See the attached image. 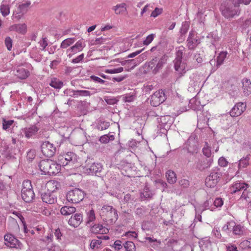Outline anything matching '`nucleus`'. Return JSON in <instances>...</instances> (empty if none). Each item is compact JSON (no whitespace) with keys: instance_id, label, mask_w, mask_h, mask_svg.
Here are the masks:
<instances>
[{"instance_id":"nucleus-1","label":"nucleus","mask_w":251,"mask_h":251,"mask_svg":"<svg viewBox=\"0 0 251 251\" xmlns=\"http://www.w3.org/2000/svg\"><path fill=\"white\" fill-rule=\"evenodd\" d=\"M239 1V0H229L221 4L220 10L226 19L230 20L239 15L241 9Z\"/></svg>"},{"instance_id":"nucleus-2","label":"nucleus","mask_w":251,"mask_h":251,"mask_svg":"<svg viewBox=\"0 0 251 251\" xmlns=\"http://www.w3.org/2000/svg\"><path fill=\"white\" fill-rule=\"evenodd\" d=\"M249 184L243 181H237L234 182L229 188L231 194L239 195L242 192L240 200H245L247 202L251 201V192L247 189L249 188Z\"/></svg>"},{"instance_id":"nucleus-3","label":"nucleus","mask_w":251,"mask_h":251,"mask_svg":"<svg viewBox=\"0 0 251 251\" xmlns=\"http://www.w3.org/2000/svg\"><path fill=\"white\" fill-rule=\"evenodd\" d=\"M58 183L56 181H50L47 184L48 190L41 194V199L44 202L48 204H53L57 201L54 191L57 189Z\"/></svg>"},{"instance_id":"nucleus-4","label":"nucleus","mask_w":251,"mask_h":251,"mask_svg":"<svg viewBox=\"0 0 251 251\" xmlns=\"http://www.w3.org/2000/svg\"><path fill=\"white\" fill-rule=\"evenodd\" d=\"M38 166L41 171L45 175H55L60 171V166L57 162L50 159L41 160Z\"/></svg>"},{"instance_id":"nucleus-5","label":"nucleus","mask_w":251,"mask_h":251,"mask_svg":"<svg viewBox=\"0 0 251 251\" xmlns=\"http://www.w3.org/2000/svg\"><path fill=\"white\" fill-rule=\"evenodd\" d=\"M167 60V56L166 55H162L160 58L154 57L151 60L146 63L145 66L148 71L151 72L153 74H156L166 64Z\"/></svg>"},{"instance_id":"nucleus-6","label":"nucleus","mask_w":251,"mask_h":251,"mask_svg":"<svg viewBox=\"0 0 251 251\" xmlns=\"http://www.w3.org/2000/svg\"><path fill=\"white\" fill-rule=\"evenodd\" d=\"M22 199L26 202H31L34 199L35 194L32 189L31 182L29 180H24L21 190Z\"/></svg>"},{"instance_id":"nucleus-7","label":"nucleus","mask_w":251,"mask_h":251,"mask_svg":"<svg viewBox=\"0 0 251 251\" xmlns=\"http://www.w3.org/2000/svg\"><path fill=\"white\" fill-rule=\"evenodd\" d=\"M222 176L221 169L219 167L213 168L210 175L205 179V185L209 188L214 187L219 181Z\"/></svg>"},{"instance_id":"nucleus-8","label":"nucleus","mask_w":251,"mask_h":251,"mask_svg":"<svg viewBox=\"0 0 251 251\" xmlns=\"http://www.w3.org/2000/svg\"><path fill=\"white\" fill-rule=\"evenodd\" d=\"M100 215L106 221L110 223L115 222L118 218L117 210L112 206L104 205L100 211Z\"/></svg>"},{"instance_id":"nucleus-9","label":"nucleus","mask_w":251,"mask_h":251,"mask_svg":"<svg viewBox=\"0 0 251 251\" xmlns=\"http://www.w3.org/2000/svg\"><path fill=\"white\" fill-rule=\"evenodd\" d=\"M85 193L81 189L75 188L68 191L66 195L67 200L73 203H78L84 198Z\"/></svg>"},{"instance_id":"nucleus-10","label":"nucleus","mask_w":251,"mask_h":251,"mask_svg":"<svg viewBox=\"0 0 251 251\" xmlns=\"http://www.w3.org/2000/svg\"><path fill=\"white\" fill-rule=\"evenodd\" d=\"M166 99L164 91L159 90L151 96L150 103L153 106H157L164 102Z\"/></svg>"},{"instance_id":"nucleus-11","label":"nucleus","mask_w":251,"mask_h":251,"mask_svg":"<svg viewBox=\"0 0 251 251\" xmlns=\"http://www.w3.org/2000/svg\"><path fill=\"white\" fill-rule=\"evenodd\" d=\"M41 150L43 154L48 157L53 156L56 152V147L49 141L44 142L42 144Z\"/></svg>"},{"instance_id":"nucleus-12","label":"nucleus","mask_w":251,"mask_h":251,"mask_svg":"<svg viewBox=\"0 0 251 251\" xmlns=\"http://www.w3.org/2000/svg\"><path fill=\"white\" fill-rule=\"evenodd\" d=\"M5 245L10 248H21V243L14 235L11 234H7L4 237Z\"/></svg>"},{"instance_id":"nucleus-13","label":"nucleus","mask_w":251,"mask_h":251,"mask_svg":"<svg viewBox=\"0 0 251 251\" xmlns=\"http://www.w3.org/2000/svg\"><path fill=\"white\" fill-rule=\"evenodd\" d=\"M186 42L188 49L194 50L200 43V40L198 38L195 32L194 31H191L189 32Z\"/></svg>"},{"instance_id":"nucleus-14","label":"nucleus","mask_w":251,"mask_h":251,"mask_svg":"<svg viewBox=\"0 0 251 251\" xmlns=\"http://www.w3.org/2000/svg\"><path fill=\"white\" fill-rule=\"evenodd\" d=\"M185 148H186L188 152L191 153L197 152L198 143L195 137L191 136L189 138L185 143Z\"/></svg>"},{"instance_id":"nucleus-15","label":"nucleus","mask_w":251,"mask_h":251,"mask_svg":"<svg viewBox=\"0 0 251 251\" xmlns=\"http://www.w3.org/2000/svg\"><path fill=\"white\" fill-rule=\"evenodd\" d=\"M102 169V166L100 163L94 162L88 167L86 170L88 173H91L92 175H95L99 176L101 175Z\"/></svg>"},{"instance_id":"nucleus-16","label":"nucleus","mask_w":251,"mask_h":251,"mask_svg":"<svg viewBox=\"0 0 251 251\" xmlns=\"http://www.w3.org/2000/svg\"><path fill=\"white\" fill-rule=\"evenodd\" d=\"M246 105L243 102L237 103L230 111L231 117L240 116L245 110Z\"/></svg>"},{"instance_id":"nucleus-17","label":"nucleus","mask_w":251,"mask_h":251,"mask_svg":"<svg viewBox=\"0 0 251 251\" xmlns=\"http://www.w3.org/2000/svg\"><path fill=\"white\" fill-rule=\"evenodd\" d=\"M213 160L212 158H205L202 160H199L196 167L197 169L200 171H203L205 169L209 168L213 163Z\"/></svg>"},{"instance_id":"nucleus-18","label":"nucleus","mask_w":251,"mask_h":251,"mask_svg":"<svg viewBox=\"0 0 251 251\" xmlns=\"http://www.w3.org/2000/svg\"><path fill=\"white\" fill-rule=\"evenodd\" d=\"M82 221V215L80 213H76L71 216L68 223L70 226L76 227L80 225Z\"/></svg>"},{"instance_id":"nucleus-19","label":"nucleus","mask_w":251,"mask_h":251,"mask_svg":"<svg viewBox=\"0 0 251 251\" xmlns=\"http://www.w3.org/2000/svg\"><path fill=\"white\" fill-rule=\"evenodd\" d=\"M85 46V44H83L81 40H79L74 46L67 50V52L69 53L68 56L71 57L73 54L82 50Z\"/></svg>"},{"instance_id":"nucleus-20","label":"nucleus","mask_w":251,"mask_h":251,"mask_svg":"<svg viewBox=\"0 0 251 251\" xmlns=\"http://www.w3.org/2000/svg\"><path fill=\"white\" fill-rule=\"evenodd\" d=\"M243 93L245 96H249L251 94V81L250 79L244 78L242 80Z\"/></svg>"},{"instance_id":"nucleus-21","label":"nucleus","mask_w":251,"mask_h":251,"mask_svg":"<svg viewBox=\"0 0 251 251\" xmlns=\"http://www.w3.org/2000/svg\"><path fill=\"white\" fill-rule=\"evenodd\" d=\"M29 72L28 70L21 66H17L16 68L15 75L20 79H25L29 75Z\"/></svg>"},{"instance_id":"nucleus-22","label":"nucleus","mask_w":251,"mask_h":251,"mask_svg":"<svg viewBox=\"0 0 251 251\" xmlns=\"http://www.w3.org/2000/svg\"><path fill=\"white\" fill-rule=\"evenodd\" d=\"M26 25L25 24H15L9 27L11 31H16L18 33L24 34L26 32Z\"/></svg>"},{"instance_id":"nucleus-23","label":"nucleus","mask_w":251,"mask_h":251,"mask_svg":"<svg viewBox=\"0 0 251 251\" xmlns=\"http://www.w3.org/2000/svg\"><path fill=\"white\" fill-rule=\"evenodd\" d=\"M90 230L92 233L94 234H103L108 231V229L104 227L101 224H97L92 226Z\"/></svg>"},{"instance_id":"nucleus-24","label":"nucleus","mask_w":251,"mask_h":251,"mask_svg":"<svg viewBox=\"0 0 251 251\" xmlns=\"http://www.w3.org/2000/svg\"><path fill=\"white\" fill-rule=\"evenodd\" d=\"M39 128L35 126H32L29 127L25 128V136L26 138H30L36 134Z\"/></svg>"},{"instance_id":"nucleus-25","label":"nucleus","mask_w":251,"mask_h":251,"mask_svg":"<svg viewBox=\"0 0 251 251\" xmlns=\"http://www.w3.org/2000/svg\"><path fill=\"white\" fill-rule=\"evenodd\" d=\"M75 211L76 208L73 206H64L60 209L61 214L64 216H69Z\"/></svg>"},{"instance_id":"nucleus-26","label":"nucleus","mask_w":251,"mask_h":251,"mask_svg":"<svg viewBox=\"0 0 251 251\" xmlns=\"http://www.w3.org/2000/svg\"><path fill=\"white\" fill-rule=\"evenodd\" d=\"M166 177L167 181L170 184H174L176 181V176L175 173L172 170H168L166 173Z\"/></svg>"},{"instance_id":"nucleus-27","label":"nucleus","mask_w":251,"mask_h":251,"mask_svg":"<svg viewBox=\"0 0 251 251\" xmlns=\"http://www.w3.org/2000/svg\"><path fill=\"white\" fill-rule=\"evenodd\" d=\"M175 69L180 74H183L186 72V64L182 62V61H178V62H175Z\"/></svg>"},{"instance_id":"nucleus-28","label":"nucleus","mask_w":251,"mask_h":251,"mask_svg":"<svg viewBox=\"0 0 251 251\" xmlns=\"http://www.w3.org/2000/svg\"><path fill=\"white\" fill-rule=\"evenodd\" d=\"M227 54V52L226 51H222L219 54L216 58V66L217 67H220L224 63L225 59L226 58Z\"/></svg>"},{"instance_id":"nucleus-29","label":"nucleus","mask_w":251,"mask_h":251,"mask_svg":"<svg viewBox=\"0 0 251 251\" xmlns=\"http://www.w3.org/2000/svg\"><path fill=\"white\" fill-rule=\"evenodd\" d=\"M250 159V155H247L245 157H242L239 161L238 163L239 169H242L246 168L249 165V161Z\"/></svg>"},{"instance_id":"nucleus-30","label":"nucleus","mask_w":251,"mask_h":251,"mask_svg":"<svg viewBox=\"0 0 251 251\" xmlns=\"http://www.w3.org/2000/svg\"><path fill=\"white\" fill-rule=\"evenodd\" d=\"M154 195L153 193L148 187H145L144 189V191L141 193V198L142 199H151Z\"/></svg>"},{"instance_id":"nucleus-31","label":"nucleus","mask_w":251,"mask_h":251,"mask_svg":"<svg viewBox=\"0 0 251 251\" xmlns=\"http://www.w3.org/2000/svg\"><path fill=\"white\" fill-rule=\"evenodd\" d=\"M126 4L125 3H122L114 6L113 9L114 10L116 14H120L126 11Z\"/></svg>"},{"instance_id":"nucleus-32","label":"nucleus","mask_w":251,"mask_h":251,"mask_svg":"<svg viewBox=\"0 0 251 251\" xmlns=\"http://www.w3.org/2000/svg\"><path fill=\"white\" fill-rule=\"evenodd\" d=\"M50 85L55 89H60L63 86V83L57 78H53L51 79Z\"/></svg>"},{"instance_id":"nucleus-33","label":"nucleus","mask_w":251,"mask_h":251,"mask_svg":"<svg viewBox=\"0 0 251 251\" xmlns=\"http://www.w3.org/2000/svg\"><path fill=\"white\" fill-rule=\"evenodd\" d=\"M75 41V39L74 38H67L64 40H63L60 45V48L63 49H66L73 43H74Z\"/></svg>"},{"instance_id":"nucleus-34","label":"nucleus","mask_w":251,"mask_h":251,"mask_svg":"<svg viewBox=\"0 0 251 251\" xmlns=\"http://www.w3.org/2000/svg\"><path fill=\"white\" fill-rule=\"evenodd\" d=\"M65 157L68 158V159L70 160L71 164H74L77 162V156L73 152H68L67 153H64Z\"/></svg>"},{"instance_id":"nucleus-35","label":"nucleus","mask_w":251,"mask_h":251,"mask_svg":"<svg viewBox=\"0 0 251 251\" xmlns=\"http://www.w3.org/2000/svg\"><path fill=\"white\" fill-rule=\"evenodd\" d=\"M233 233L235 235H241L243 234L244 232V228L240 225H236L235 223V226L234 227L232 228Z\"/></svg>"},{"instance_id":"nucleus-36","label":"nucleus","mask_w":251,"mask_h":251,"mask_svg":"<svg viewBox=\"0 0 251 251\" xmlns=\"http://www.w3.org/2000/svg\"><path fill=\"white\" fill-rule=\"evenodd\" d=\"M124 246L126 251H136V247L133 242L126 241L124 244Z\"/></svg>"},{"instance_id":"nucleus-37","label":"nucleus","mask_w":251,"mask_h":251,"mask_svg":"<svg viewBox=\"0 0 251 251\" xmlns=\"http://www.w3.org/2000/svg\"><path fill=\"white\" fill-rule=\"evenodd\" d=\"M110 126L109 123L105 121H101L98 123L96 126V128L98 130H103L109 127Z\"/></svg>"},{"instance_id":"nucleus-38","label":"nucleus","mask_w":251,"mask_h":251,"mask_svg":"<svg viewBox=\"0 0 251 251\" xmlns=\"http://www.w3.org/2000/svg\"><path fill=\"white\" fill-rule=\"evenodd\" d=\"M235 226V222L231 221L227 222L222 228V230L226 232H228L232 230L233 227Z\"/></svg>"},{"instance_id":"nucleus-39","label":"nucleus","mask_w":251,"mask_h":251,"mask_svg":"<svg viewBox=\"0 0 251 251\" xmlns=\"http://www.w3.org/2000/svg\"><path fill=\"white\" fill-rule=\"evenodd\" d=\"M184 49V48L182 46L179 47V50L176 52V57L174 60V62H178V61H182Z\"/></svg>"},{"instance_id":"nucleus-40","label":"nucleus","mask_w":251,"mask_h":251,"mask_svg":"<svg viewBox=\"0 0 251 251\" xmlns=\"http://www.w3.org/2000/svg\"><path fill=\"white\" fill-rule=\"evenodd\" d=\"M213 202L212 200H209L205 201L203 204L197 207L199 211H201V213L206 209H209L210 204Z\"/></svg>"},{"instance_id":"nucleus-41","label":"nucleus","mask_w":251,"mask_h":251,"mask_svg":"<svg viewBox=\"0 0 251 251\" xmlns=\"http://www.w3.org/2000/svg\"><path fill=\"white\" fill-rule=\"evenodd\" d=\"M0 10V12L4 17L9 15L10 13V7L8 5L1 4Z\"/></svg>"},{"instance_id":"nucleus-42","label":"nucleus","mask_w":251,"mask_h":251,"mask_svg":"<svg viewBox=\"0 0 251 251\" xmlns=\"http://www.w3.org/2000/svg\"><path fill=\"white\" fill-rule=\"evenodd\" d=\"M31 3L29 1H27L26 3H23L19 5L18 7L21 10L22 14H25L27 11V8L29 6Z\"/></svg>"},{"instance_id":"nucleus-43","label":"nucleus","mask_w":251,"mask_h":251,"mask_svg":"<svg viewBox=\"0 0 251 251\" xmlns=\"http://www.w3.org/2000/svg\"><path fill=\"white\" fill-rule=\"evenodd\" d=\"M136 200L135 197L133 195L130 194H127L125 195L124 198V201L125 202H133Z\"/></svg>"},{"instance_id":"nucleus-44","label":"nucleus","mask_w":251,"mask_h":251,"mask_svg":"<svg viewBox=\"0 0 251 251\" xmlns=\"http://www.w3.org/2000/svg\"><path fill=\"white\" fill-rule=\"evenodd\" d=\"M66 158H65V155L64 154H60L57 157V161L58 165L60 166V169L61 168V166H65L66 165Z\"/></svg>"},{"instance_id":"nucleus-45","label":"nucleus","mask_w":251,"mask_h":251,"mask_svg":"<svg viewBox=\"0 0 251 251\" xmlns=\"http://www.w3.org/2000/svg\"><path fill=\"white\" fill-rule=\"evenodd\" d=\"M2 128L4 130H6L9 128V127L13 124V120H8L6 121L5 119H3L2 120Z\"/></svg>"},{"instance_id":"nucleus-46","label":"nucleus","mask_w":251,"mask_h":251,"mask_svg":"<svg viewBox=\"0 0 251 251\" xmlns=\"http://www.w3.org/2000/svg\"><path fill=\"white\" fill-rule=\"evenodd\" d=\"M124 71L123 67H119L118 68H114L113 69H106L105 70V73L108 74H117L121 73Z\"/></svg>"},{"instance_id":"nucleus-47","label":"nucleus","mask_w":251,"mask_h":251,"mask_svg":"<svg viewBox=\"0 0 251 251\" xmlns=\"http://www.w3.org/2000/svg\"><path fill=\"white\" fill-rule=\"evenodd\" d=\"M87 217H88L87 223L93 222L95 220V219H96L95 214L94 210L93 209L90 210L87 213Z\"/></svg>"},{"instance_id":"nucleus-48","label":"nucleus","mask_w":251,"mask_h":251,"mask_svg":"<svg viewBox=\"0 0 251 251\" xmlns=\"http://www.w3.org/2000/svg\"><path fill=\"white\" fill-rule=\"evenodd\" d=\"M5 45L8 50H11L12 47V40L10 37H7L4 41Z\"/></svg>"},{"instance_id":"nucleus-49","label":"nucleus","mask_w":251,"mask_h":251,"mask_svg":"<svg viewBox=\"0 0 251 251\" xmlns=\"http://www.w3.org/2000/svg\"><path fill=\"white\" fill-rule=\"evenodd\" d=\"M24 15V14H22V12H21V10L19 9V8L18 7L17 10H15L13 12L12 17L13 19H16L18 20L20 19Z\"/></svg>"},{"instance_id":"nucleus-50","label":"nucleus","mask_w":251,"mask_h":251,"mask_svg":"<svg viewBox=\"0 0 251 251\" xmlns=\"http://www.w3.org/2000/svg\"><path fill=\"white\" fill-rule=\"evenodd\" d=\"M24 15V14H22V12H21V10L19 9V8L18 7L17 10H15L13 12L12 17L13 19H16L18 20L20 19Z\"/></svg>"},{"instance_id":"nucleus-51","label":"nucleus","mask_w":251,"mask_h":251,"mask_svg":"<svg viewBox=\"0 0 251 251\" xmlns=\"http://www.w3.org/2000/svg\"><path fill=\"white\" fill-rule=\"evenodd\" d=\"M101 243V241L100 240L94 239L92 240L91 242L90 247L93 249H95V248H98Z\"/></svg>"},{"instance_id":"nucleus-52","label":"nucleus","mask_w":251,"mask_h":251,"mask_svg":"<svg viewBox=\"0 0 251 251\" xmlns=\"http://www.w3.org/2000/svg\"><path fill=\"white\" fill-rule=\"evenodd\" d=\"M154 37V34H151L149 35L146 39L144 41L143 43L145 45H149L153 40Z\"/></svg>"},{"instance_id":"nucleus-53","label":"nucleus","mask_w":251,"mask_h":251,"mask_svg":"<svg viewBox=\"0 0 251 251\" xmlns=\"http://www.w3.org/2000/svg\"><path fill=\"white\" fill-rule=\"evenodd\" d=\"M203 154L207 157V158H209L211 154V150L208 147H204L202 149Z\"/></svg>"},{"instance_id":"nucleus-54","label":"nucleus","mask_w":251,"mask_h":251,"mask_svg":"<svg viewBox=\"0 0 251 251\" xmlns=\"http://www.w3.org/2000/svg\"><path fill=\"white\" fill-rule=\"evenodd\" d=\"M213 202L216 207H221L223 205V201L220 198H217Z\"/></svg>"},{"instance_id":"nucleus-55","label":"nucleus","mask_w":251,"mask_h":251,"mask_svg":"<svg viewBox=\"0 0 251 251\" xmlns=\"http://www.w3.org/2000/svg\"><path fill=\"white\" fill-rule=\"evenodd\" d=\"M162 12V9L161 8H155V9L151 12V16L153 17H156L159 15L161 14Z\"/></svg>"},{"instance_id":"nucleus-56","label":"nucleus","mask_w":251,"mask_h":251,"mask_svg":"<svg viewBox=\"0 0 251 251\" xmlns=\"http://www.w3.org/2000/svg\"><path fill=\"white\" fill-rule=\"evenodd\" d=\"M218 164L221 167H226L227 165L228 162L224 157H221L219 159Z\"/></svg>"},{"instance_id":"nucleus-57","label":"nucleus","mask_w":251,"mask_h":251,"mask_svg":"<svg viewBox=\"0 0 251 251\" xmlns=\"http://www.w3.org/2000/svg\"><path fill=\"white\" fill-rule=\"evenodd\" d=\"M179 185L183 188H187L190 185L189 181L187 179H182L179 181Z\"/></svg>"},{"instance_id":"nucleus-58","label":"nucleus","mask_w":251,"mask_h":251,"mask_svg":"<svg viewBox=\"0 0 251 251\" xmlns=\"http://www.w3.org/2000/svg\"><path fill=\"white\" fill-rule=\"evenodd\" d=\"M90 78L93 80L94 81L99 83H104L106 81L100 78L98 76H96L95 75H91L90 76Z\"/></svg>"},{"instance_id":"nucleus-59","label":"nucleus","mask_w":251,"mask_h":251,"mask_svg":"<svg viewBox=\"0 0 251 251\" xmlns=\"http://www.w3.org/2000/svg\"><path fill=\"white\" fill-rule=\"evenodd\" d=\"M145 210L142 207L137 208L135 210V213L140 217H142L145 214Z\"/></svg>"},{"instance_id":"nucleus-60","label":"nucleus","mask_w":251,"mask_h":251,"mask_svg":"<svg viewBox=\"0 0 251 251\" xmlns=\"http://www.w3.org/2000/svg\"><path fill=\"white\" fill-rule=\"evenodd\" d=\"M189 24L186 22L183 24L181 28L180 32L182 34H185L188 31L189 29Z\"/></svg>"},{"instance_id":"nucleus-61","label":"nucleus","mask_w":251,"mask_h":251,"mask_svg":"<svg viewBox=\"0 0 251 251\" xmlns=\"http://www.w3.org/2000/svg\"><path fill=\"white\" fill-rule=\"evenodd\" d=\"M117 251H119L122 248V242L120 240H116L114 243L113 246Z\"/></svg>"},{"instance_id":"nucleus-62","label":"nucleus","mask_w":251,"mask_h":251,"mask_svg":"<svg viewBox=\"0 0 251 251\" xmlns=\"http://www.w3.org/2000/svg\"><path fill=\"white\" fill-rule=\"evenodd\" d=\"M167 133V130L166 128L162 127V126H160L159 129L157 131V134L158 135L161 136L164 135L166 136Z\"/></svg>"},{"instance_id":"nucleus-63","label":"nucleus","mask_w":251,"mask_h":251,"mask_svg":"<svg viewBox=\"0 0 251 251\" xmlns=\"http://www.w3.org/2000/svg\"><path fill=\"white\" fill-rule=\"evenodd\" d=\"M156 182L157 183H158V184H159L162 187V188H163L162 191H165V189H166L167 188V186H168L167 184L166 183V182H165L164 181H163L162 180L158 179L157 180H156Z\"/></svg>"},{"instance_id":"nucleus-64","label":"nucleus","mask_w":251,"mask_h":251,"mask_svg":"<svg viewBox=\"0 0 251 251\" xmlns=\"http://www.w3.org/2000/svg\"><path fill=\"white\" fill-rule=\"evenodd\" d=\"M40 45L42 47V50H44L48 46L47 39L46 38H43L41 41L39 42Z\"/></svg>"}]
</instances>
